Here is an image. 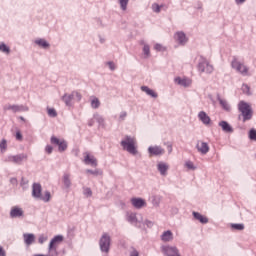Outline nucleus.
<instances>
[{
	"instance_id": "1",
	"label": "nucleus",
	"mask_w": 256,
	"mask_h": 256,
	"mask_svg": "<svg viewBox=\"0 0 256 256\" xmlns=\"http://www.w3.org/2000/svg\"><path fill=\"white\" fill-rule=\"evenodd\" d=\"M238 111L240 113L238 116L239 121L245 123L246 121H251V119H253V108L251 107V104L243 100L240 101L238 103Z\"/></svg>"
},
{
	"instance_id": "2",
	"label": "nucleus",
	"mask_w": 256,
	"mask_h": 256,
	"mask_svg": "<svg viewBox=\"0 0 256 256\" xmlns=\"http://www.w3.org/2000/svg\"><path fill=\"white\" fill-rule=\"evenodd\" d=\"M231 67H232V69H234V71L236 73H239L240 75H243L244 77L251 75L249 73V67L247 65H245V62H242L236 56H234L231 61Z\"/></svg>"
},
{
	"instance_id": "3",
	"label": "nucleus",
	"mask_w": 256,
	"mask_h": 256,
	"mask_svg": "<svg viewBox=\"0 0 256 256\" xmlns=\"http://www.w3.org/2000/svg\"><path fill=\"white\" fill-rule=\"evenodd\" d=\"M137 141L134 137L126 136L124 140L121 141V146L123 149L131 153V155H137Z\"/></svg>"
},
{
	"instance_id": "4",
	"label": "nucleus",
	"mask_w": 256,
	"mask_h": 256,
	"mask_svg": "<svg viewBox=\"0 0 256 256\" xmlns=\"http://www.w3.org/2000/svg\"><path fill=\"white\" fill-rule=\"evenodd\" d=\"M99 245L102 253H109V250L111 249V237L109 236V234L104 233L102 235V237L100 238Z\"/></svg>"
},
{
	"instance_id": "5",
	"label": "nucleus",
	"mask_w": 256,
	"mask_h": 256,
	"mask_svg": "<svg viewBox=\"0 0 256 256\" xmlns=\"http://www.w3.org/2000/svg\"><path fill=\"white\" fill-rule=\"evenodd\" d=\"M198 70L200 73H211L213 71V65L209 64V61L203 59L198 64Z\"/></svg>"
},
{
	"instance_id": "6",
	"label": "nucleus",
	"mask_w": 256,
	"mask_h": 256,
	"mask_svg": "<svg viewBox=\"0 0 256 256\" xmlns=\"http://www.w3.org/2000/svg\"><path fill=\"white\" fill-rule=\"evenodd\" d=\"M9 163H15L16 165H21L23 161H27V154H18L8 157Z\"/></svg>"
},
{
	"instance_id": "7",
	"label": "nucleus",
	"mask_w": 256,
	"mask_h": 256,
	"mask_svg": "<svg viewBox=\"0 0 256 256\" xmlns=\"http://www.w3.org/2000/svg\"><path fill=\"white\" fill-rule=\"evenodd\" d=\"M63 243V236L62 235H57L55 236L49 244V251H57V247H59V244Z\"/></svg>"
},
{
	"instance_id": "8",
	"label": "nucleus",
	"mask_w": 256,
	"mask_h": 256,
	"mask_svg": "<svg viewBox=\"0 0 256 256\" xmlns=\"http://www.w3.org/2000/svg\"><path fill=\"white\" fill-rule=\"evenodd\" d=\"M162 252L164 255H167V256H181V254H179V249L173 246H163Z\"/></svg>"
},
{
	"instance_id": "9",
	"label": "nucleus",
	"mask_w": 256,
	"mask_h": 256,
	"mask_svg": "<svg viewBox=\"0 0 256 256\" xmlns=\"http://www.w3.org/2000/svg\"><path fill=\"white\" fill-rule=\"evenodd\" d=\"M148 153L150 157L159 156L165 153V149H163L161 146H150L148 148Z\"/></svg>"
},
{
	"instance_id": "10",
	"label": "nucleus",
	"mask_w": 256,
	"mask_h": 256,
	"mask_svg": "<svg viewBox=\"0 0 256 256\" xmlns=\"http://www.w3.org/2000/svg\"><path fill=\"white\" fill-rule=\"evenodd\" d=\"M84 163L92 167H97V159H95V156H91L89 152L84 153Z\"/></svg>"
},
{
	"instance_id": "11",
	"label": "nucleus",
	"mask_w": 256,
	"mask_h": 256,
	"mask_svg": "<svg viewBox=\"0 0 256 256\" xmlns=\"http://www.w3.org/2000/svg\"><path fill=\"white\" fill-rule=\"evenodd\" d=\"M196 147L199 153H201L202 155H207V153H209V144L203 141H199Z\"/></svg>"
},
{
	"instance_id": "12",
	"label": "nucleus",
	"mask_w": 256,
	"mask_h": 256,
	"mask_svg": "<svg viewBox=\"0 0 256 256\" xmlns=\"http://www.w3.org/2000/svg\"><path fill=\"white\" fill-rule=\"evenodd\" d=\"M131 203L136 209H141L142 207H145V205H147V202H145L143 198H132Z\"/></svg>"
},
{
	"instance_id": "13",
	"label": "nucleus",
	"mask_w": 256,
	"mask_h": 256,
	"mask_svg": "<svg viewBox=\"0 0 256 256\" xmlns=\"http://www.w3.org/2000/svg\"><path fill=\"white\" fill-rule=\"evenodd\" d=\"M41 191H42L41 184L34 183L32 186V197H35V199H40Z\"/></svg>"
},
{
	"instance_id": "14",
	"label": "nucleus",
	"mask_w": 256,
	"mask_h": 256,
	"mask_svg": "<svg viewBox=\"0 0 256 256\" xmlns=\"http://www.w3.org/2000/svg\"><path fill=\"white\" fill-rule=\"evenodd\" d=\"M10 217H12V219L15 217H23V209H21L19 206L12 207Z\"/></svg>"
},
{
	"instance_id": "15",
	"label": "nucleus",
	"mask_w": 256,
	"mask_h": 256,
	"mask_svg": "<svg viewBox=\"0 0 256 256\" xmlns=\"http://www.w3.org/2000/svg\"><path fill=\"white\" fill-rule=\"evenodd\" d=\"M193 217H194V219H196V221H199L200 223H202L204 225L209 223V218H207L206 216H203L199 212H193Z\"/></svg>"
},
{
	"instance_id": "16",
	"label": "nucleus",
	"mask_w": 256,
	"mask_h": 256,
	"mask_svg": "<svg viewBox=\"0 0 256 256\" xmlns=\"http://www.w3.org/2000/svg\"><path fill=\"white\" fill-rule=\"evenodd\" d=\"M198 119H200L204 125H209V123H211V118L205 111L199 112Z\"/></svg>"
},
{
	"instance_id": "17",
	"label": "nucleus",
	"mask_w": 256,
	"mask_h": 256,
	"mask_svg": "<svg viewBox=\"0 0 256 256\" xmlns=\"http://www.w3.org/2000/svg\"><path fill=\"white\" fill-rule=\"evenodd\" d=\"M161 240L164 241V243L173 241V232H171L170 230L163 232V234L161 235Z\"/></svg>"
},
{
	"instance_id": "18",
	"label": "nucleus",
	"mask_w": 256,
	"mask_h": 256,
	"mask_svg": "<svg viewBox=\"0 0 256 256\" xmlns=\"http://www.w3.org/2000/svg\"><path fill=\"white\" fill-rule=\"evenodd\" d=\"M175 39L180 43V45H185V42L187 41V36H185V33L183 32H177L175 34Z\"/></svg>"
},
{
	"instance_id": "19",
	"label": "nucleus",
	"mask_w": 256,
	"mask_h": 256,
	"mask_svg": "<svg viewBox=\"0 0 256 256\" xmlns=\"http://www.w3.org/2000/svg\"><path fill=\"white\" fill-rule=\"evenodd\" d=\"M175 82L178 83V85H182L183 87H189L191 85V79L187 78H176Z\"/></svg>"
},
{
	"instance_id": "20",
	"label": "nucleus",
	"mask_w": 256,
	"mask_h": 256,
	"mask_svg": "<svg viewBox=\"0 0 256 256\" xmlns=\"http://www.w3.org/2000/svg\"><path fill=\"white\" fill-rule=\"evenodd\" d=\"M219 126L222 128L223 131H225V133H233V128L226 121H221L219 123Z\"/></svg>"
},
{
	"instance_id": "21",
	"label": "nucleus",
	"mask_w": 256,
	"mask_h": 256,
	"mask_svg": "<svg viewBox=\"0 0 256 256\" xmlns=\"http://www.w3.org/2000/svg\"><path fill=\"white\" fill-rule=\"evenodd\" d=\"M24 241L26 245H32L35 242L34 234H24Z\"/></svg>"
},
{
	"instance_id": "22",
	"label": "nucleus",
	"mask_w": 256,
	"mask_h": 256,
	"mask_svg": "<svg viewBox=\"0 0 256 256\" xmlns=\"http://www.w3.org/2000/svg\"><path fill=\"white\" fill-rule=\"evenodd\" d=\"M169 169V166L163 162L158 164V171L161 173V175H167V171Z\"/></svg>"
},
{
	"instance_id": "23",
	"label": "nucleus",
	"mask_w": 256,
	"mask_h": 256,
	"mask_svg": "<svg viewBox=\"0 0 256 256\" xmlns=\"http://www.w3.org/2000/svg\"><path fill=\"white\" fill-rule=\"evenodd\" d=\"M141 90L144 91V93L150 95V97H154V99H156L157 93L155 91L151 90V88H149L147 86H142Z\"/></svg>"
},
{
	"instance_id": "24",
	"label": "nucleus",
	"mask_w": 256,
	"mask_h": 256,
	"mask_svg": "<svg viewBox=\"0 0 256 256\" xmlns=\"http://www.w3.org/2000/svg\"><path fill=\"white\" fill-rule=\"evenodd\" d=\"M74 96H73V93L71 94H65L63 97H62V101H64V103L66 105H71V102L74 100Z\"/></svg>"
},
{
	"instance_id": "25",
	"label": "nucleus",
	"mask_w": 256,
	"mask_h": 256,
	"mask_svg": "<svg viewBox=\"0 0 256 256\" xmlns=\"http://www.w3.org/2000/svg\"><path fill=\"white\" fill-rule=\"evenodd\" d=\"M100 105H101V102L99 101V98L92 97V99H91V107H92V109H99Z\"/></svg>"
},
{
	"instance_id": "26",
	"label": "nucleus",
	"mask_w": 256,
	"mask_h": 256,
	"mask_svg": "<svg viewBox=\"0 0 256 256\" xmlns=\"http://www.w3.org/2000/svg\"><path fill=\"white\" fill-rule=\"evenodd\" d=\"M36 45H39V47H43V49H47L49 47V43L45 41V39H39L35 41Z\"/></svg>"
},
{
	"instance_id": "27",
	"label": "nucleus",
	"mask_w": 256,
	"mask_h": 256,
	"mask_svg": "<svg viewBox=\"0 0 256 256\" xmlns=\"http://www.w3.org/2000/svg\"><path fill=\"white\" fill-rule=\"evenodd\" d=\"M0 51L2 53H6V55H9V53H11V49L3 42H0Z\"/></svg>"
},
{
	"instance_id": "28",
	"label": "nucleus",
	"mask_w": 256,
	"mask_h": 256,
	"mask_svg": "<svg viewBox=\"0 0 256 256\" xmlns=\"http://www.w3.org/2000/svg\"><path fill=\"white\" fill-rule=\"evenodd\" d=\"M40 199H41V201L48 203V201H51V192H49V191L44 192V195H41Z\"/></svg>"
},
{
	"instance_id": "29",
	"label": "nucleus",
	"mask_w": 256,
	"mask_h": 256,
	"mask_svg": "<svg viewBox=\"0 0 256 256\" xmlns=\"http://www.w3.org/2000/svg\"><path fill=\"white\" fill-rule=\"evenodd\" d=\"M64 140L65 139H59L55 136H52L51 139H50L52 145H57L58 147L61 145V143H63Z\"/></svg>"
},
{
	"instance_id": "30",
	"label": "nucleus",
	"mask_w": 256,
	"mask_h": 256,
	"mask_svg": "<svg viewBox=\"0 0 256 256\" xmlns=\"http://www.w3.org/2000/svg\"><path fill=\"white\" fill-rule=\"evenodd\" d=\"M64 140L65 139H59L55 136H52L51 139H50L52 145H57L58 147L61 145V143H63Z\"/></svg>"
},
{
	"instance_id": "31",
	"label": "nucleus",
	"mask_w": 256,
	"mask_h": 256,
	"mask_svg": "<svg viewBox=\"0 0 256 256\" xmlns=\"http://www.w3.org/2000/svg\"><path fill=\"white\" fill-rule=\"evenodd\" d=\"M219 103L223 107V109H225V111H231V106H229V103H227V101L220 99Z\"/></svg>"
},
{
	"instance_id": "32",
	"label": "nucleus",
	"mask_w": 256,
	"mask_h": 256,
	"mask_svg": "<svg viewBox=\"0 0 256 256\" xmlns=\"http://www.w3.org/2000/svg\"><path fill=\"white\" fill-rule=\"evenodd\" d=\"M63 182L65 187H71V179L69 178V174L64 175Z\"/></svg>"
},
{
	"instance_id": "33",
	"label": "nucleus",
	"mask_w": 256,
	"mask_h": 256,
	"mask_svg": "<svg viewBox=\"0 0 256 256\" xmlns=\"http://www.w3.org/2000/svg\"><path fill=\"white\" fill-rule=\"evenodd\" d=\"M242 91L245 95H251V88L247 84L242 85Z\"/></svg>"
},
{
	"instance_id": "34",
	"label": "nucleus",
	"mask_w": 256,
	"mask_h": 256,
	"mask_svg": "<svg viewBox=\"0 0 256 256\" xmlns=\"http://www.w3.org/2000/svg\"><path fill=\"white\" fill-rule=\"evenodd\" d=\"M67 150V142L64 140L63 142L60 143L59 147H58V151H60V153H63V151Z\"/></svg>"
},
{
	"instance_id": "35",
	"label": "nucleus",
	"mask_w": 256,
	"mask_h": 256,
	"mask_svg": "<svg viewBox=\"0 0 256 256\" xmlns=\"http://www.w3.org/2000/svg\"><path fill=\"white\" fill-rule=\"evenodd\" d=\"M232 229H236V231H243L245 229V226L243 224H232Z\"/></svg>"
},
{
	"instance_id": "36",
	"label": "nucleus",
	"mask_w": 256,
	"mask_h": 256,
	"mask_svg": "<svg viewBox=\"0 0 256 256\" xmlns=\"http://www.w3.org/2000/svg\"><path fill=\"white\" fill-rule=\"evenodd\" d=\"M119 3L121 6V9H123V11H126L129 0H119Z\"/></svg>"
},
{
	"instance_id": "37",
	"label": "nucleus",
	"mask_w": 256,
	"mask_h": 256,
	"mask_svg": "<svg viewBox=\"0 0 256 256\" xmlns=\"http://www.w3.org/2000/svg\"><path fill=\"white\" fill-rule=\"evenodd\" d=\"M249 139H251V141H256V130L253 128L249 131Z\"/></svg>"
},
{
	"instance_id": "38",
	"label": "nucleus",
	"mask_w": 256,
	"mask_h": 256,
	"mask_svg": "<svg viewBox=\"0 0 256 256\" xmlns=\"http://www.w3.org/2000/svg\"><path fill=\"white\" fill-rule=\"evenodd\" d=\"M47 111L49 117H57V111L55 110V108H48Z\"/></svg>"
},
{
	"instance_id": "39",
	"label": "nucleus",
	"mask_w": 256,
	"mask_h": 256,
	"mask_svg": "<svg viewBox=\"0 0 256 256\" xmlns=\"http://www.w3.org/2000/svg\"><path fill=\"white\" fill-rule=\"evenodd\" d=\"M143 53H144V55H146V57H149V55H151V50L149 48V45H144Z\"/></svg>"
},
{
	"instance_id": "40",
	"label": "nucleus",
	"mask_w": 256,
	"mask_h": 256,
	"mask_svg": "<svg viewBox=\"0 0 256 256\" xmlns=\"http://www.w3.org/2000/svg\"><path fill=\"white\" fill-rule=\"evenodd\" d=\"M8 109L10 111H13L14 113H17V111H21V107H19L17 105H10V106H8Z\"/></svg>"
},
{
	"instance_id": "41",
	"label": "nucleus",
	"mask_w": 256,
	"mask_h": 256,
	"mask_svg": "<svg viewBox=\"0 0 256 256\" xmlns=\"http://www.w3.org/2000/svg\"><path fill=\"white\" fill-rule=\"evenodd\" d=\"M72 95H73L75 101H80L82 98L81 93H79L77 91L72 92Z\"/></svg>"
},
{
	"instance_id": "42",
	"label": "nucleus",
	"mask_w": 256,
	"mask_h": 256,
	"mask_svg": "<svg viewBox=\"0 0 256 256\" xmlns=\"http://www.w3.org/2000/svg\"><path fill=\"white\" fill-rule=\"evenodd\" d=\"M0 149H1V151H5L7 149V140L3 139L0 142Z\"/></svg>"
},
{
	"instance_id": "43",
	"label": "nucleus",
	"mask_w": 256,
	"mask_h": 256,
	"mask_svg": "<svg viewBox=\"0 0 256 256\" xmlns=\"http://www.w3.org/2000/svg\"><path fill=\"white\" fill-rule=\"evenodd\" d=\"M128 221H130V223H135V221H137V216L131 213L130 215H128Z\"/></svg>"
},
{
	"instance_id": "44",
	"label": "nucleus",
	"mask_w": 256,
	"mask_h": 256,
	"mask_svg": "<svg viewBox=\"0 0 256 256\" xmlns=\"http://www.w3.org/2000/svg\"><path fill=\"white\" fill-rule=\"evenodd\" d=\"M154 49L155 51H165V47H163L161 44H155Z\"/></svg>"
},
{
	"instance_id": "45",
	"label": "nucleus",
	"mask_w": 256,
	"mask_h": 256,
	"mask_svg": "<svg viewBox=\"0 0 256 256\" xmlns=\"http://www.w3.org/2000/svg\"><path fill=\"white\" fill-rule=\"evenodd\" d=\"M152 9L155 13H159L161 11V6H159L158 4H153Z\"/></svg>"
},
{
	"instance_id": "46",
	"label": "nucleus",
	"mask_w": 256,
	"mask_h": 256,
	"mask_svg": "<svg viewBox=\"0 0 256 256\" xmlns=\"http://www.w3.org/2000/svg\"><path fill=\"white\" fill-rule=\"evenodd\" d=\"M185 167H187V169H192V170L195 169V165H193V162H191V161H187L185 163Z\"/></svg>"
},
{
	"instance_id": "47",
	"label": "nucleus",
	"mask_w": 256,
	"mask_h": 256,
	"mask_svg": "<svg viewBox=\"0 0 256 256\" xmlns=\"http://www.w3.org/2000/svg\"><path fill=\"white\" fill-rule=\"evenodd\" d=\"M84 195H86V197H91V195H93V192L91 191V188H85L84 189Z\"/></svg>"
},
{
	"instance_id": "48",
	"label": "nucleus",
	"mask_w": 256,
	"mask_h": 256,
	"mask_svg": "<svg viewBox=\"0 0 256 256\" xmlns=\"http://www.w3.org/2000/svg\"><path fill=\"white\" fill-rule=\"evenodd\" d=\"M47 236H43V235H41L39 238H38V243H40V245H43V243L45 242V241H47Z\"/></svg>"
},
{
	"instance_id": "49",
	"label": "nucleus",
	"mask_w": 256,
	"mask_h": 256,
	"mask_svg": "<svg viewBox=\"0 0 256 256\" xmlns=\"http://www.w3.org/2000/svg\"><path fill=\"white\" fill-rule=\"evenodd\" d=\"M45 151L48 153V155H51L53 153V146L47 145Z\"/></svg>"
},
{
	"instance_id": "50",
	"label": "nucleus",
	"mask_w": 256,
	"mask_h": 256,
	"mask_svg": "<svg viewBox=\"0 0 256 256\" xmlns=\"http://www.w3.org/2000/svg\"><path fill=\"white\" fill-rule=\"evenodd\" d=\"M86 173L90 174V175H99V170H86Z\"/></svg>"
},
{
	"instance_id": "51",
	"label": "nucleus",
	"mask_w": 256,
	"mask_h": 256,
	"mask_svg": "<svg viewBox=\"0 0 256 256\" xmlns=\"http://www.w3.org/2000/svg\"><path fill=\"white\" fill-rule=\"evenodd\" d=\"M125 117H127V112H122L119 116L120 121H125Z\"/></svg>"
},
{
	"instance_id": "52",
	"label": "nucleus",
	"mask_w": 256,
	"mask_h": 256,
	"mask_svg": "<svg viewBox=\"0 0 256 256\" xmlns=\"http://www.w3.org/2000/svg\"><path fill=\"white\" fill-rule=\"evenodd\" d=\"M16 139L18 141H22L23 140V135H21V132H16Z\"/></svg>"
},
{
	"instance_id": "53",
	"label": "nucleus",
	"mask_w": 256,
	"mask_h": 256,
	"mask_svg": "<svg viewBox=\"0 0 256 256\" xmlns=\"http://www.w3.org/2000/svg\"><path fill=\"white\" fill-rule=\"evenodd\" d=\"M109 68L113 71L115 69V63L108 62Z\"/></svg>"
},
{
	"instance_id": "54",
	"label": "nucleus",
	"mask_w": 256,
	"mask_h": 256,
	"mask_svg": "<svg viewBox=\"0 0 256 256\" xmlns=\"http://www.w3.org/2000/svg\"><path fill=\"white\" fill-rule=\"evenodd\" d=\"M0 256H6L5 250L0 246Z\"/></svg>"
},
{
	"instance_id": "55",
	"label": "nucleus",
	"mask_w": 256,
	"mask_h": 256,
	"mask_svg": "<svg viewBox=\"0 0 256 256\" xmlns=\"http://www.w3.org/2000/svg\"><path fill=\"white\" fill-rule=\"evenodd\" d=\"M131 256H139V252H137V250H133Z\"/></svg>"
},
{
	"instance_id": "56",
	"label": "nucleus",
	"mask_w": 256,
	"mask_h": 256,
	"mask_svg": "<svg viewBox=\"0 0 256 256\" xmlns=\"http://www.w3.org/2000/svg\"><path fill=\"white\" fill-rule=\"evenodd\" d=\"M237 5H241V3H245V0H235Z\"/></svg>"
},
{
	"instance_id": "57",
	"label": "nucleus",
	"mask_w": 256,
	"mask_h": 256,
	"mask_svg": "<svg viewBox=\"0 0 256 256\" xmlns=\"http://www.w3.org/2000/svg\"><path fill=\"white\" fill-rule=\"evenodd\" d=\"M172 151H173V148L169 146V153H171Z\"/></svg>"
},
{
	"instance_id": "58",
	"label": "nucleus",
	"mask_w": 256,
	"mask_h": 256,
	"mask_svg": "<svg viewBox=\"0 0 256 256\" xmlns=\"http://www.w3.org/2000/svg\"><path fill=\"white\" fill-rule=\"evenodd\" d=\"M203 68H204V69H206V68H207V66H206V65H203Z\"/></svg>"
}]
</instances>
